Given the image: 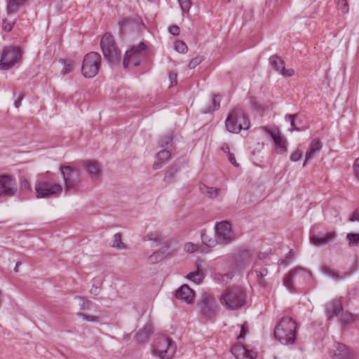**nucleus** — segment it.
<instances>
[{"instance_id":"obj_53","label":"nucleus","mask_w":359,"mask_h":359,"mask_svg":"<svg viewBox=\"0 0 359 359\" xmlns=\"http://www.w3.org/2000/svg\"><path fill=\"white\" fill-rule=\"evenodd\" d=\"M227 155H228V159H229V162L231 163H232L234 166L238 167L239 165H238V163H237V162L236 161L234 154L233 153L230 152V151H228Z\"/></svg>"},{"instance_id":"obj_44","label":"nucleus","mask_w":359,"mask_h":359,"mask_svg":"<svg viewBox=\"0 0 359 359\" xmlns=\"http://www.w3.org/2000/svg\"><path fill=\"white\" fill-rule=\"evenodd\" d=\"M179 4L180 5L181 9L183 13H187L189 11L191 8V1L190 0H178Z\"/></svg>"},{"instance_id":"obj_34","label":"nucleus","mask_w":359,"mask_h":359,"mask_svg":"<svg viewBox=\"0 0 359 359\" xmlns=\"http://www.w3.org/2000/svg\"><path fill=\"white\" fill-rule=\"evenodd\" d=\"M257 278L258 280V283L259 285L262 287H266L267 283L266 281L264 279V277L266 276L268 273V270L266 268H262L259 271H256Z\"/></svg>"},{"instance_id":"obj_54","label":"nucleus","mask_w":359,"mask_h":359,"mask_svg":"<svg viewBox=\"0 0 359 359\" xmlns=\"http://www.w3.org/2000/svg\"><path fill=\"white\" fill-rule=\"evenodd\" d=\"M169 32L171 34L177 36L180 34V28L177 25H172L169 28Z\"/></svg>"},{"instance_id":"obj_38","label":"nucleus","mask_w":359,"mask_h":359,"mask_svg":"<svg viewBox=\"0 0 359 359\" xmlns=\"http://www.w3.org/2000/svg\"><path fill=\"white\" fill-rule=\"evenodd\" d=\"M172 135L171 133H168L163 136L158 141V145L160 147H164L169 145L172 140Z\"/></svg>"},{"instance_id":"obj_56","label":"nucleus","mask_w":359,"mask_h":359,"mask_svg":"<svg viewBox=\"0 0 359 359\" xmlns=\"http://www.w3.org/2000/svg\"><path fill=\"white\" fill-rule=\"evenodd\" d=\"M13 23H11L7 22L6 20H4L3 22V29L5 31L9 32L12 29Z\"/></svg>"},{"instance_id":"obj_39","label":"nucleus","mask_w":359,"mask_h":359,"mask_svg":"<svg viewBox=\"0 0 359 359\" xmlns=\"http://www.w3.org/2000/svg\"><path fill=\"white\" fill-rule=\"evenodd\" d=\"M112 247L119 250L126 248V245L121 242V236L120 233H116L114 235Z\"/></svg>"},{"instance_id":"obj_15","label":"nucleus","mask_w":359,"mask_h":359,"mask_svg":"<svg viewBox=\"0 0 359 359\" xmlns=\"http://www.w3.org/2000/svg\"><path fill=\"white\" fill-rule=\"evenodd\" d=\"M16 193L15 181L11 175H0V197H11Z\"/></svg>"},{"instance_id":"obj_9","label":"nucleus","mask_w":359,"mask_h":359,"mask_svg":"<svg viewBox=\"0 0 359 359\" xmlns=\"http://www.w3.org/2000/svg\"><path fill=\"white\" fill-rule=\"evenodd\" d=\"M101 56L96 52L86 54L82 62L81 73L86 78H93L100 69Z\"/></svg>"},{"instance_id":"obj_60","label":"nucleus","mask_w":359,"mask_h":359,"mask_svg":"<svg viewBox=\"0 0 359 359\" xmlns=\"http://www.w3.org/2000/svg\"><path fill=\"white\" fill-rule=\"evenodd\" d=\"M100 292V288L99 287L93 285L92 289L90 290V293L95 295H97Z\"/></svg>"},{"instance_id":"obj_27","label":"nucleus","mask_w":359,"mask_h":359,"mask_svg":"<svg viewBox=\"0 0 359 359\" xmlns=\"http://www.w3.org/2000/svg\"><path fill=\"white\" fill-rule=\"evenodd\" d=\"M143 241H150L154 243H156V245L164 243V237L162 235V233L159 231H155L148 233L143 238Z\"/></svg>"},{"instance_id":"obj_33","label":"nucleus","mask_w":359,"mask_h":359,"mask_svg":"<svg viewBox=\"0 0 359 359\" xmlns=\"http://www.w3.org/2000/svg\"><path fill=\"white\" fill-rule=\"evenodd\" d=\"M357 318V315H353L349 312H346L342 315L341 322L343 325H348L352 323L355 322Z\"/></svg>"},{"instance_id":"obj_23","label":"nucleus","mask_w":359,"mask_h":359,"mask_svg":"<svg viewBox=\"0 0 359 359\" xmlns=\"http://www.w3.org/2000/svg\"><path fill=\"white\" fill-rule=\"evenodd\" d=\"M343 311L342 303L340 300L334 299L330 303L329 307L326 309L327 319H331L334 316H337Z\"/></svg>"},{"instance_id":"obj_45","label":"nucleus","mask_w":359,"mask_h":359,"mask_svg":"<svg viewBox=\"0 0 359 359\" xmlns=\"http://www.w3.org/2000/svg\"><path fill=\"white\" fill-rule=\"evenodd\" d=\"M203 60V56H197L193 58L189 63L188 67L189 69H194Z\"/></svg>"},{"instance_id":"obj_26","label":"nucleus","mask_w":359,"mask_h":359,"mask_svg":"<svg viewBox=\"0 0 359 359\" xmlns=\"http://www.w3.org/2000/svg\"><path fill=\"white\" fill-rule=\"evenodd\" d=\"M322 147L323 144L319 139H314L311 142L309 151L306 154L304 166H305L306 162L313 156L315 153L319 151L321 149Z\"/></svg>"},{"instance_id":"obj_32","label":"nucleus","mask_w":359,"mask_h":359,"mask_svg":"<svg viewBox=\"0 0 359 359\" xmlns=\"http://www.w3.org/2000/svg\"><path fill=\"white\" fill-rule=\"evenodd\" d=\"M200 189L202 193L208 196L210 198H216L220 191L219 189H214L212 187H208L205 185H202L200 187Z\"/></svg>"},{"instance_id":"obj_46","label":"nucleus","mask_w":359,"mask_h":359,"mask_svg":"<svg viewBox=\"0 0 359 359\" xmlns=\"http://www.w3.org/2000/svg\"><path fill=\"white\" fill-rule=\"evenodd\" d=\"M294 257V252L291 250L288 252V253L285 255L284 259L279 260L280 265H286L289 262L292 261Z\"/></svg>"},{"instance_id":"obj_17","label":"nucleus","mask_w":359,"mask_h":359,"mask_svg":"<svg viewBox=\"0 0 359 359\" xmlns=\"http://www.w3.org/2000/svg\"><path fill=\"white\" fill-rule=\"evenodd\" d=\"M271 67L279 72L284 77H290L294 75L293 69H286L283 60L278 55H274L269 57Z\"/></svg>"},{"instance_id":"obj_22","label":"nucleus","mask_w":359,"mask_h":359,"mask_svg":"<svg viewBox=\"0 0 359 359\" xmlns=\"http://www.w3.org/2000/svg\"><path fill=\"white\" fill-rule=\"evenodd\" d=\"M154 329L152 325H146L135 335V341L137 344H143L148 341L149 336L153 334Z\"/></svg>"},{"instance_id":"obj_11","label":"nucleus","mask_w":359,"mask_h":359,"mask_svg":"<svg viewBox=\"0 0 359 359\" xmlns=\"http://www.w3.org/2000/svg\"><path fill=\"white\" fill-rule=\"evenodd\" d=\"M22 50L20 46H5L0 60V70H7L18 62Z\"/></svg>"},{"instance_id":"obj_50","label":"nucleus","mask_w":359,"mask_h":359,"mask_svg":"<svg viewBox=\"0 0 359 359\" xmlns=\"http://www.w3.org/2000/svg\"><path fill=\"white\" fill-rule=\"evenodd\" d=\"M20 186L22 189L32 191L31 185L25 177L20 178Z\"/></svg>"},{"instance_id":"obj_20","label":"nucleus","mask_w":359,"mask_h":359,"mask_svg":"<svg viewBox=\"0 0 359 359\" xmlns=\"http://www.w3.org/2000/svg\"><path fill=\"white\" fill-rule=\"evenodd\" d=\"M175 296L177 299L190 304L195 297V292L189 285L184 284L176 291Z\"/></svg>"},{"instance_id":"obj_14","label":"nucleus","mask_w":359,"mask_h":359,"mask_svg":"<svg viewBox=\"0 0 359 359\" xmlns=\"http://www.w3.org/2000/svg\"><path fill=\"white\" fill-rule=\"evenodd\" d=\"M266 255L262 252H257L253 250L241 249L236 255V260L238 267H244L250 261L255 262L257 259H264Z\"/></svg>"},{"instance_id":"obj_51","label":"nucleus","mask_w":359,"mask_h":359,"mask_svg":"<svg viewBox=\"0 0 359 359\" xmlns=\"http://www.w3.org/2000/svg\"><path fill=\"white\" fill-rule=\"evenodd\" d=\"M349 222H359V208L355 209L348 218Z\"/></svg>"},{"instance_id":"obj_49","label":"nucleus","mask_w":359,"mask_h":359,"mask_svg":"<svg viewBox=\"0 0 359 359\" xmlns=\"http://www.w3.org/2000/svg\"><path fill=\"white\" fill-rule=\"evenodd\" d=\"M302 151L297 149L292 154V155L290 156V160L292 161L296 162V161H298L299 160H300L302 158Z\"/></svg>"},{"instance_id":"obj_47","label":"nucleus","mask_w":359,"mask_h":359,"mask_svg":"<svg viewBox=\"0 0 359 359\" xmlns=\"http://www.w3.org/2000/svg\"><path fill=\"white\" fill-rule=\"evenodd\" d=\"M233 278V274L231 273H227L225 274H218L217 278L218 280L223 283H228L230 280Z\"/></svg>"},{"instance_id":"obj_13","label":"nucleus","mask_w":359,"mask_h":359,"mask_svg":"<svg viewBox=\"0 0 359 359\" xmlns=\"http://www.w3.org/2000/svg\"><path fill=\"white\" fill-rule=\"evenodd\" d=\"M262 128L273 140L276 153L283 154L287 151V140L278 127L264 126Z\"/></svg>"},{"instance_id":"obj_30","label":"nucleus","mask_w":359,"mask_h":359,"mask_svg":"<svg viewBox=\"0 0 359 359\" xmlns=\"http://www.w3.org/2000/svg\"><path fill=\"white\" fill-rule=\"evenodd\" d=\"M28 0H10L8 4V12L9 13H16Z\"/></svg>"},{"instance_id":"obj_8","label":"nucleus","mask_w":359,"mask_h":359,"mask_svg":"<svg viewBox=\"0 0 359 359\" xmlns=\"http://www.w3.org/2000/svg\"><path fill=\"white\" fill-rule=\"evenodd\" d=\"M176 349V344L172 339L162 336L156 339L153 354L161 359H172Z\"/></svg>"},{"instance_id":"obj_28","label":"nucleus","mask_w":359,"mask_h":359,"mask_svg":"<svg viewBox=\"0 0 359 359\" xmlns=\"http://www.w3.org/2000/svg\"><path fill=\"white\" fill-rule=\"evenodd\" d=\"M201 237L203 244L208 248H213L219 243V240L217 238L208 235L205 231H201Z\"/></svg>"},{"instance_id":"obj_42","label":"nucleus","mask_w":359,"mask_h":359,"mask_svg":"<svg viewBox=\"0 0 359 359\" xmlns=\"http://www.w3.org/2000/svg\"><path fill=\"white\" fill-rule=\"evenodd\" d=\"M296 116L297 114H287L285 117L286 121L290 122V128L289 129L290 131L300 130V129L296 127L294 124V118H296Z\"/></svg>"},{"instance_id":"obj_1","label":"nucleus","mask_w":359,"mask_h":359,"mask_svg":"<svg viewBox=\"0 0 359 359\" xmlns=\"http://www.w3.org/2000/svg\"><path fill=\"white\" fill-rule=\"evenodd\" d=\"M101 48L104 58L110 65H118L121 63L124 68H128L140 65L147 46H131V48L126 50L124 54L118 46H101Z\"/></svg>"},{"instance_id":"obj_59","label":"nucleus","mask_w":359,"mask_h":359,"mask_svg":"<svg viewBox=\"0 0 359 359\" xmlns=\"http://www.w3.org/2000/svg\"><path fill=\"white\" fill-rule=\"evenodd\" d=\"M247 328L245 327V326L243 325L241 326V332H240V334L238 336V339H243L245 337V335L247 332Z\"/></svg>"},{"instance_id":"obj_41","label":"nucleus","mask_w":359,"mask_h":359,"mask_svg":"<svg viewBox=\"0 0 359 359\" xmlns=\"http://www.w3.org/2000/svg\"><path fill=\"white\" fill-rule=\"evenodd\" d=\"M335 2L338 9L340 10L342 13H346L348 11V5L346 0H335Z\"/></svg>"},{"instance_id":"obj_7","label":"nucleus","mask_w":359,"mask_h":359,"mask_svg":"<svg viewBox=\"0 0 359 359\" xmlns=\"http://www.w3.org/2000/svg\"><path fill=\"white\" fill-rule=\"evenodd\" d=\"M60 170L65 182V193L78 192L80 190L81 179L77 170L68 165L60 166Z\"/></svg>"},{"instance_id":"obj_36","label":"nucleus","mask_w":359,"mask_h":359,"mask_svg":"<svg viewBox=\"0 0 359 359\" xmlns=\"http://www.w3.org/2000/svg\"><path fill=\"white\" fill-rule=\"evenodd\" d=\"M321 271L324 274H325V275H327L328 276H330V277H332V278H334L335 280H337L338 278H339V274L334 270H333L332 269H331L328 266H322Z\"/></svg>"},{"instance_id":"obj_63","label":"nucleus","mask_w":359,"mask_h":359,"mask_svg":"<svg viewBox=\"0 0 359 359\" xmlns=\"http://www.w3.org/2000/svg\"><path fill=\"white\" fill-rule=\"evenodd\" d=\"M222 149H223V151H224V152H226V154H227V151H230V150H229V146H228V145L224 146V147H222Z\"/></svg>"},{"instance_id":"obj_24","label":"nucleus","mask_w":359,"mask_h":359,"mask_svg":"<svg viewBox=\"0 0 359 359\" xmlns=\"http://www.w3.org/2000/svg\"><path fill=\"white\" fill-rule=\"evenodd\" d=\"M156 161L153 165L154 170L160 169L164 164L165 161L170 158V153L168 150L163 149L156 154Z\"/></svg>"},{"instance_id":"obj_16","label":"nucleus","mask_w":359,"mask_h":359,"mask_svg":"<svg viewBox=\"0 0 359 359\" xmlns=\"http://www.w3.org/2000/svg\"><path fill=\"white\" fill-rule=\"evenodd\" d=\"M330 355L332 359H355V354L350 348L341 343H335Z\"/></svg>"},{"instance_id":"obj_18","label":"nucleus","mask_w":359,"mask_h":359,"mask_svg":"<svg viewBox=\"0 0 359 359\" xmlns=\"http://www.w3.org/2000/svg\"><path fill=\"white\" fill-rule=\"evenodd\" d=\"M231 352L236 359H256L257 357L256 351L248 349L240 343L235 344Z\"/></svg>"},{"instance_id":"obj_6","label":"nucleus","mask_w":359,"mask_h":359,"mask_svg":"<svg viewBox=\"0 0 359 359\" xmlns=\"http://www.w3.org/2000/svg\"><path fill=\"white\" fill-rule=\"evenodd\" d=\"M198 306L199 313L205 320H212L218 313L219 306L215 299L208 293L202 294Z\"/></svg>"},{"instance_id":"obj_43","label":"nucleus","mask_w":359,"mask_h":359,"mask_svg":"<svg viewBox=\"0 0 359 359\" xmlns=\"http://www.w3.org/2000/svg\"><path fill=\"white\" fill-rule=\"evenodd\" d=\"M184 249L187 252L193 253L198 251L199 246L193 243H187L184 244Z\"/></svg>"},{"instance_id":"obj_62","label":"nucleus","mask_w":359,"mask_h":359,"mask_svg":"<svg viewBox=\"0 0 359 359\" xmlns=\"http://www.w3.org/2000/svg\"><path fill=\"white\" fill-rule=\"evenodd\" d=\"M22 264V263L20 262H18L15 264V267L14 269V271L15 272H18V267Z\"/></svg>"},{"instance_id":"obj_4","label":"nucleus","mask_w":359,"mask_h":359,"mask_svg":"<svg viewBox=\"0 0 359 359\" xmlns=\"http://www.w3.org/2000/svg\"><path fill=\"white\" fill-rule=\"evenodd\" d=\"M45 175H40L35 184L36 197L52 198L57 197L62 192L63 187L52 180L44 177Z\"/></svg>"},{"instance_id":"obj_58","label":"nucleus","mask_w":359,"mask_h":359,"mask_svg":"<svg viewBox=\"0 0 359 359\" xmlns=\"http://www.w3.org/2000/svg\"><path fill=\"white\" fill-rule=\"evenodd\" d=\"M169 79L171 82V86H173L174 83H177V74L175 73H169Z\"/></svg>"},{"instance_id":"obj_31","label":"nucleus","mask_w":359,"mask_h":359,"mask_svg":"<svg viewBox=\"0 0 359 359\" xmlns=\"http://www.w3.org/2000/svg\"><path fill=\"white\" fill-rule=\"evenodd\" d=\"M59 62L63 65V68L61 70V74L62 75L68 74L72 71V66L74 64V61L72 60L69 58H60L59 60Z\"/></svg>"},{"instance_id":"obj_2","label":"nucleus","mask_w":359,"mask_h":359,"mask_svg":"<svg viewBox=\"0 0 359 359\" xmlns=\"http://www.w3.org/2000/svg\"><path fill=\"white\" fill-rule=\"evenodd\" d=\"M220 303L228 310H238L247 304V295L241 287H229L222 294Z\"/></svg>"},{"instance_id":"obj_40","label":"nucleus","mask_w":359,"mask_h":359,"mask_svg":"<svg viewBox=\"0 0 359 359\" xmlns=\"http://www.w3.org/2000/svg\"><path fill=\"white\" fill-rule=\"evenodd\" d=\"M100 45H114L113 36L109 33H106L100 39Z\"/></svg>"},{"instance_id":"obj_64","label":"nucleus","mask_w":359,"mask_h":359,"mask_svg":"<svg viewBox=\"0 0 359 359\" xmlns=\"http://www.w3.org/2000/svg\"><path fill=\"white\" fill-rule=\"evenodd\" d=\"M129 338H130V334H124V335H123V340H126H126H128V339H129Z\"/></svg>"},{"instance_id":"obj_29","label":"nucleus","mask_w":359,"mask_h":359,"mask_svg":"<svg viewBox=\"0 0 359 359\" xmlns=\"http://www.w3.org/2000/svg\"><path fill=\"white\" fill-rule=\"evenodd\" d=\"M187 278L194 283H198L204 278V273L203 270L200 268V266L198 264L197 270L196 271L189 273L187 276Z\"/></svg>"},{"instance_id":"obj_21","label":"nucleus","mask_w":359,"mask_h":359,"mask_svg":"<svg viewBox=\"0 0 359 359\" xmlns=\"http://www.w3.org/2000/svg\"><path fill=\"white\" fill-rule=\"evenodd\" d=\"M335 232L332 231L323 236H312L310 237L311 243L316 246H322L333 241L335 238Z\"/></svg>"},{"instance_id":"obj_52","label":"nucleus","mask_w":359,"mask_h":359,"mask_svg":"<svg viewBox=\"0 0 359 359\" xmlns=\"http://www.w3.org/2000/svg\"><path fill=\"white\" fill-rule=\"evenodd\" d=\"M353 172L355 177L359 180V157L355 161L353 165Z\"/></svg>"},{"instance_id":"obj_55","label":"nucleus","mask_w":359,"mask_h":359,"mask_svg":"<svg viewBox=\"0 0 359 359\" xmlns=\"http://www.w3.org/2000/svg\"><path fill=\"white\" fill-rule=\"evenodd\" d=\"M174 49L179 53H186L188 51V46H174Z\"/></svg>"},{"instance_id":"obj_5","label":"nucleus","mask_w":359,"mask_h":359,"mask_svg":"<svg viewBox=\"0 0 359 359\" xmlns=\"http://www.w3.org/2000/svg\"><path fill=\"white\" fill-rule=\"evenodd\" d=\"M250 120L245 112L238 107L235 108L228 116L225 126L230 133H238L241 130L250 128Z\"/></svg>"},{"instance_id":"obj_3","label":"nucleus","mask_w":359,"mask_h":359,"mask_svg":"<svg viewBox=\"0 0 359 359\" xmlns=\"http://www.w3.org/2000/svg\"><path fill=\"white\" fill-rule=\"evenodd\" d=\"M296 329L297 323L292 318L283 317L275 327L274 336L283 344H292L296 339Z\"/></svg>"},{"instance_id":"obj_57","label":"nucleus","mask_w":359,"mask_h":359,"mask_svg":"<svg viewBox=\"0 0 359 359\" xmlns=\"http://www.w3.org/2000/svg\"><path fill=\"white\" fill-rule=\"evenodd\" d=\"M76 298H78V299H79L83 301V304H82V305L81 306V309H82V310H84V309H87L88 307V306L91 304V302H89V301L85 302L84 299H83V297H82L78 296V297H76Z\"/></svg>"},{"instance_id":"obj_10","label":"nucleus","mask_w":359,"mask_h":359,"mask_svg":"<svg viewBox=\"0 0 359 359\" xmlns=\"http://www.w3.org/2000/svg\"><path fill=\"white\" fill-rule=\"evenodd\" d=\"M311 278V273L302 268L291 270L283 278V285L290 292H295L294 284L306 283Z\"/></svg>"},{"instance_id":"obj_25","label":"nucleus","mask_w":359,"mask_h":359,"mask_svg":"<svg viewBox=\"0 0 359 359\" xmlns=\"http://www.w3.org/2000/svg\"><path fill=\"white\" fill-rule=\"evenodd\" d=\"M167 248H162L160 250L154 252L148 257V262L149 264H155L162 261L167 255H169Z\"/></svg>"},{"instance_id":"obj_61","label":"nucleus","mask_w":359,"mask_h":359,"mask_svg":"<svg viewBox=\"0 0 359 359\" xmlns=\"http://www.w3.org/2000/svg\"><path fill=\"white\" fill-rule=\"evenodd\" d=\"M22 100V97H20L18 100L15 101V107L18 108L20 106Z\"/></svg>"},{"instance_id":"obj_48","label":"nucleus","mask_w":359,"mask_h":359,"mask_svg":"<svg viewBox=\"0 0 359 359\" xmlns=\"http://www.w3.org/2000/svg\"><path fill=\"white\" fill-rule=\"evenodd\" d=\"M77 316L86 321L96 322L98 321L99 317L95 316H89L83 313H78Z\"/></svg>"},{"instance_id":"obj_37","label":"nucleus","mask_w":359,"mask_h":359,"mask_svg":"<svg viewBox=\"0 0 359 359\" xmlns=\"http://www.w3.org/2000/svg\"><path fill=\"white\" fill-rule=\"evenodd\" d=\"M346 238L348 240V245L353 246L359 245V233H348L346 235Z\"/></svg>"},{"instance_id":"obj_35","label":"nucleus","mask_w":359,"mask_h":359,"mask_svg":"<svg viewBox=\"0 0 359 359\" xmlns=\"http://www.w3.org/2000/svg\"><path fill=\"white\" fill-rule=\"evenodd\" d=\"M220 104V96L215 95L213 97L212 106L209 107L207 109L204 110V113H210L219 109Z\"/></svg>"},{"instance_id":"obj_12","label":"nucleus","mask_w":359,"mask_h":359,"mask_svg":"<svg viewBox=\"0 0 359 359\" xmlns=\"http://www.w3.org/2000/svg\"><path fill=\"white\" fill-rule=\"evenodd\" d=\"M215 236L221 244L228 245L236 238L235 233L229 222L222 221L217 222L215 226Z\"/></svg>"},{"instance_id":"obj_19","label":"nucleus","mask_w":359,"mask_h":359,"mask_svg":"<svg viewBox=\"0 0 359 359\" xmlns=\"http://www.w3.org/2000/svg\"><path fill=\"white\" fill-rule=\"evenodd\" d=\"M90 178H97L101 175L102 168L100 163L94 160H86L81 163Z\"/></svg>"}]
</instances>
